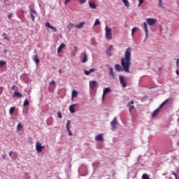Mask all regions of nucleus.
I'll use <instances>...</instances> for the list:
<instances>
[{"instance_id": "nucleus-22", "label": "nucleus", "mask_w": 179, "mask_h": 179, "mask_svg": "<svg viewBox=\"0 0 179 179\" xmlns=\"http://www.w3.org/2000/svg\"><path fill=\"white\" fill-rule=\"evenodd\" d=\"M75 97H78V92H76L75 90H73L72 91L71 98L75 99Z\"/></svg>"}, {"instance_id": "nucleus-23", "label": "nucleus", "mask_w": 179, "mask_h": 179, "mask_svg": "<svg viewBox=\"0 0 179 179\" xmlns=\"http://www.w3.org/2000/svg\"><path fill=\"white\" fill-rule=\"evenodd\" d=\"M95 141H103V134H99L95 137Z\"/></svg>"}, {"instance_id": "nucleus-2", "label": "nucleus", "mask_w": 179, "mask_h": 179, "mask_svg": "<svg viewBox=\"0 0 179 179\" xmlns=\"http://www.w3.org/2000/svg\"><path fill=\"white\" fill-rule=\"evenodd\" d=\"M167 103H169V104H171V103H173V99L169 98L168 99H166L159 106L158 108H157L153 113H152V117H156L159 113H160V110H162V108H163V107H164V106H166V104H167Z\"/></svg>"}, {"instance_id": "nucleus-38", "label": "nucleus", "mask_w": 179, "mask_h": 179, "mask_svg": "<svg viewBox=\"0 0 179 179\" xmlns=\"http://www.w3.org/2000/svg\"><path fill=\"white\" fill-rule=\"evenodd\" d=\"M106 54L108 55V57H111V50L108 49L106 50Z\"/></svg>"}, {"instance_id": "nucleus-49", "label": "nucleus", "mask_w": 179, "mask_h": 179, "mask_svg": "<svg viewBox=\"0 0 179 179\" xmlns=\"http://www.w3.org/2000/svg\"><path fill=\"white\" fill-rule=\"evenodd\" d=\"M74 48H75V51H78V47L77 46H75Z\"/></svg>"}, {"instance_id": "nucleus-1", "label": "nucleus", "mask_w": 179, "mask_h": 179, "mask_svg": "<svg viewBox=\"0 0 179 179\" xmlns=\"http://www.w3.org/2000/svg\"><path fill=\"white\" fill-rule=\"evenodd\" d=\"M132 49L128 48L124 53V57L121 59V65L124 72H129V67L131 66V56L132 55Z\"/></svg>"}, {"instance_id": "nucleus-32", "label": "nucleus", "mask_w": 179, "mask_h": 179, "mask_svg": "<svg viewBox=\"0 0 179 179\" xmlns=\"http://www.w3.org/2000/svg\"><path fill=\"white\" fill-rule=\"evenodd\" d=\"M89 5L92 9H96V4L94 3H89Z\"/></svg>"}, {"instance_id": "nucleus-39", "label": "nucleus", "mask_w": 179, "mask_h": 179, "mask_svg": "<svg viewBox=\"0 0 179 179\" xmlns=\"http://www.w3.org/2000/svg\"><path fill=\"white\" fill-rule=\"evenodd\" d=\"M8 17L9 20H10V19H12V17H13V13H9L8 15Z\"/></svg>"}, {"instance_id": "nucleus-13", "label": "nucleus", "mask_w": 179, "mask_h": 179, "mask_svg": "<svg viewBox=\"0 0 179 179\" xmlns=\"http://www.w3.org/2000/svg\"><path fill=\"white\" fill-rule=\"evenodd\" d=\"M32 59L33 61H34L36 65H38V64H40V59H38V56H37V55H33Z\"/></svg>"}, {"instance_id": "nucleus-54", "label": "nucleus", "mask_w": 179, "mask_h": 179, "mask_svg": "<svg viewBox=\"0 0 179 179\" xmlns=\"http://www.w3.org/2000/svg\"><path fill=\"white\" fill-rule=\"evenodd\" d=\"M2 158H3V159H5V156L3 155V156H2Z\"/></svg>"}, {"instance_id": "nucleus-29", "label": "nucleus", "mask_w": 179, "mask_h": 179, "mask_svg": "<svg viewBox=\"0 0 179 179\" xmlns=\"http://www.w3.org/2000/svg\"><path fill=\"white\" fill-rule=\"evenodd\" d=\"M82 62H83V63L87 62V55H86V53H84V57H83Z\"/></svg>"}, {"instance_id": "nucleus-42", "label": "nucleus", "mask_w": 179, "mask_h": 179, "mask_svg": "<svg viewBox=\"0 0 179 179\" xmlns=\"http://www.w3.org/2000/svg\"><path fill=\"white\" fill-rule=\"evenodd\" d=\"M138 6H141V5H142V3H143V0H138Z\"/></svg>"}, {"instance_id": "nucleus-30", "label": "nucleus", "mask_w": 179, "mask_h": 179, "mask_svg": "<svg viewBox=\"0 0 179 179\" xmlns=\"http://www.w3.org/2000/svg\"><path fill=\"white\" fill-rule=\"evenodd\" d=\"M142 179H150V178L149 177V175H148L147 173H144L142 176Z\"/></svg>"}, {"instance_id": "nucleus-56", "label": "nucleus", "mask_w": 179, "mask_h": 179, "mask_svg": "<svg viewBox=\"0 0 179 179\" xmlns=\"http://www.w3.org/2000/svg\"><path fill=\"white\" fill-rule=\"evenodd\" d=\"M5 52H6V50H5Z\"/></svg>"}, {"instance_id": "nucleus-43", "label": "nucleus", "mask_w": 179, "mask_h": 179, "mask_svg": "<svg viewBox=\"0 0 179 179\" xmlns=\"http://www.w3.org/2000/svg\"><path fill=\"white\" fill-rule=\"evenodd\" d=\"M49 85H55V80H52L51 82L49 83Z\"/></svg>"}, {"instance_id": "nucleus-55", "label": "nucleus", "mask_w": 179, "mask_h": 179, "mask_svg": "<svg viewBox=\"0 0 179 179\" xmlns=\"http://www.w3.org/2000/svg\"><path fill=\"white\" fill-rule=\"evenodd\" d=\"M2 89H3V87H1V90H2Z\"/></svg>"}, {"instance_id": "nucleus-50", "label": "nucleus", "mask_w": 179, "mask_h": 179, "mask_svg": "<svg viewBox=\"0 0 179 179\" xmlns=\"http://www.w3.org/2000/svg\"><path fill=\"white\" fill-rule=\"evenodd\" d=\"M178 62H179V59H178L176 61V65H178Z\"/></svg>"}, {"instance_id": "nucleus-11", "label": "nucleus", "mask_w": 179, "mask_h": 179, "mask_svg": "<svg viewBox=\"0 0 179 179\" xmlns=\"http://www.w3.org/2000/svg\"><path fill=\"white\" fill-rule=\"evenodd\" d=\"M31 19L32 20V22H34L36 17L34 16V15H37V12L34 10H31Z\"/></svg>"}, {"instance_id": "nucleus-24", "label": "nucleus", "mask_w": 179, "mask_h": 179, "mask_svg": "<svg viewBox=\"0 0 179 179\" xmlns=\"http://www.w3.org/2000/svg\"><path fill=\"white\" fill-rule=\"evenodd\" d=\"M23 128V124L22 123H19L17 126V132H20V129Z\"/></svg>"}, {"instance_id": "nucleus-4", "label": "nucleus", "mask_w": 179, "mask_h": 179, "mask_svg": "<svg viewBox=\"0 0 179 179\" xmlns=\"http://www.w3.org/2000/svg\"><path fill=\"white\" fill-rule=\"evenodd\" d=\"M45 146L41 145V143H40V141H37L36 143V149L38 153H41L43 152V149H44Z\"/></svg>"}, {"instance_id": "nucleus-19", "label": "nucleus", "mask_w": 179, "mask_h": 179, "mask_svg": "<svg viewBox=\"0 0 179 179\" xmlns=\"http://www.w3.org/2000/svg\"><path fill=\"white\" fill-rule=\"evenodd\" d=\"M14 96L15 97H20V98L23 97V95L19 91H15L14 92Z\"/></svg>"}, {"instance_id": "nucleus-12", "label": "nucleus", "mask_w": 179, "mask_h": 179, "mask_svg": "<svg viewBox=\"0 0 179 179\" xmlns=\"http://www.w3.org/2000/svg\"><path fill=\"white\" fill-rule=\"evenodd\" d=\"M144 29L145 31V37L148 38L149 36V30L148 29V24L146 22H143Z\"/></svg>"}, {"instance_id": "nucleus-36", "label": "nucleus", "mask_w": 179, "mask_h": 179, "mask_svg": "<svg viewBox=\"0 0 179 179\" xmlns=\"http://www.w3.org/2000/svg\"><path fill=\"white\" fill-rule=\"evenodd\" d=\"M24 107H26V106H29V101L27 99H25L24 101V104H23Z\"/></svg>"}, {"instance_id": "nucleus-18", "label": "nucleus", "mask_w": 179, "mask_h": 179, "mask_svg": "<svg viewBox=\"0 0 179 179\" xmlns=\"http://www.w3.org/2000/svg\"><path fill=\"white\" fill-rule=\"evenodd\" d=\"M83 26H85V22H80L78 24H76L75 27L76 29H83Z\"/></svg>"}, {"instance_id": "nucleus-14", "label": "nucleus", "mask_w": 179, "mask_h": 179, "mask_svg": "<svg viewBox=\"0 0 179 179\" xmlns=\"http://www.w3.org/2000/svg\"><path fill=\"white\" fill-rule=\"evenodd\" d=\"M93 72H96V69H90L89 71L85 70L84 73L85 75H90V73H93Z\"/></svg>"}, {"instance_id": "nucleus-46", "label": "nucleus", "mask_w": 179, "mask_h": 179, "mask_svg": "<svg viewBox=\"0 0 179 179\" xmlns=\"http://www.w3.org/2000/svg\"><path fill=\"white\" fill-rule=\"evenodd\" d=\"M69 2H71V0H65V1H64L65 5L69 3Z\"/></svg>"}, {"instance_id": "nucleus-28", "label": "nucleus", "mask_w": 179, "mask_h": 179, "mask_svg": "<svg viewBox=\"0 0 179 179\" xmlns=\"http://www.w3.org/2000/svg\"><path fill=\"white\" fill-rule=\"evenodd\" d=\"M75 26H76V24H73V23L70 22L67 27V28L69 29V30H71V29H73V27H75Z\"/></svg>"}, {"instance_id": "nucleus-35", "label": "nucleus", "mask_w": 179, "mask_h": 179, "mask_svg": "<svg viewBox=\"0 0 179 179\" xmlns=\"http://www.w3.org/2000/svg\"><path fill=\"white\" fill-rule=\"evenodd\" d=\"M138 30L137 27H134L131 30V36H134V34L135 33V31H136Z\"/></svg>"}, {"instance_id": "nucleus-17", "label": "nucleus", "mask_w": 179, "mask_h": 179, "mask_svg": "<svg viewBox=\"0 0 179 179\" xmlns=\"http://www.w3.org/2000/svg\"><path fill=\"white\" fill-rule=\"evenodd\" d=\"M69 125H71V121L68 120L67 121V124H66V129L69 132V134L71 136H72V132H71V129H69Z\"/></svg>"}, {"instance_id": "nucleus-20", "label": "nucleus", "mask_w": 179, "mask_h": 179, "mask_svg": "<svg viewBox=\"0 0 179 179\" xmlns=\"http://www.w3.org/2000/svg\"><path fill=\"white\" fill-rule=\"evenodd\" d=\"M115 69L118 71V72H121V71H122V67L120 64H115Z\"/></svg>"}, {"instance_id": "nucleus-25", "label": "nucleus", "mask_w": 179, "mask_h": 179, "mask_svg": "<svg viewBox=\"0 0 179 179\" xmlns=\"http://www.w3.org/2000/svg\"><path fill=\"white\" fill-rule=\"evenodd\" d=\"M65 47V43H61V45L58 47L57 48V52H59L62 48H64Z\"/></svg>"}, {"instance_id": "nucleus-3", "label": "nucleus", "mask_w": 179, "mask_h": 179, "mask_svg": "<svg viewBox=\"0 0 179 179\" xmlns=\"http://www.w3.org/2000/svg\"><path fill=\"white\" fill-rule=\"evenodd\" d=\"M106 37L108 40H111L113 38V32L111 31V29L108 28V27H106Z\"/></svg>"}, {"instance_id": "nucleus-8", "label": "nucleus", "mask_w": 179, "mask_h": 179, "mask_svg": "<svg viewBox=\"0 0 179 179\" xmlns=\"http://www.w3.org/2000/svg\"><path fill=\"white\" fill-rule=\"evenodd\" d=\"M110 92H111L110 87H106V88L103 89V95H102L103 100H104V98L106 97V94H107L108 93H110Z\"/></svg>"}, {"instance_id": "nucleus-40", "label": "nucleus", "mask_w": 179, "mask_h": 179, "mask_svg": "<svg viewBox=\"0 0 179 179\" xmlns=\"http://www.w3.org/2000/svg\"><path fill=\"white\" fill-rule=\"evenodd\" d=\"M58 118H62V114H61V112L57 113Z\"/></svg>"}, {"instance_id": "nucleus-41", "label": "nucleus", "mask_w": 179, "mask_h": 179, "mask_svg": "<svg viewBox=\"0 0 179 179\" xmlns=\"http://www.w3.org/2000/svg\"><path fill=\"white\" fill-rule=\"evenodd\" d=\"M2 36H3V37H4V40H8V37L6 36V33H3Z\"/></svg>"}, {"instance_id": "nucleus-53", "label": "nucleus", "mask_w": 179, "mask_h": 179, "mask_svg": "<svg viewBox=\"0 0 179 179\" xmlns=\"http://www.w3.org/2000/svg\"><path fill=\"white\" fill-rule=\"evenodd\" d=\"M94 40V38H92V39H91V41H93Z\"/></svg>"}, {"instance_id": "nucleus-6", "label": "nucleus", "mask_w": 179, "mask_h": 179, "mask_svg": "<svg viewBox=\"0 0 179 179\" xmlns=\"http://www.w3.org/2000/svg\"><path fill=\"white\" fill-rule=\"evenodd\" d=\"M146 22L149 26H153V24H155L157 21L156 20V19L147 18Z\"/></svg>"}, {"instance_id": "nucleus-10", "label": "nucleus", "mask_w": 179, "mask_h": 179, "mask_svg": "<svg viewBox=\"0 0 179 179\" xmlns=\"http://www.w3.org/2000/svg\"><path fill=\"white\" fill-rule=\"evenodd\" d=\"M128 107H129V113H132V110H134V108H135V106H134V101H131L129 103H128Z\"/></svg>"}, {"instance_id": "nucleus-45", "label": "nucleus", "mask_w": 179, "mask_h": 179, "mask_svg": "<svg viewBox=\"0 0 179 179\" xmlns=\"http://www.w3.org/2000/svg\"><path fill=\"white\" fill-rule=\"evenodd\" d=\"M87 0H80V3H85V2H86Z\"/></svg>"}, {"instance_id": "nucleus-48", "label": "nucleus", "mask_w": 179, "mask_h": 179, "mask_svg": "<svg viewBox=\"0 0 179 179\" xmlns=\"http://www.w3.org/2000/svg\"><path fill=\"white\" fill-rule=\"evenodd\" d=\"M15 87H16V85H13L11 87V90H15Z\"/></svg>"}, {"instance_id": "nucleus-33", "label": "nucleus", "mask_w": 179, "mask_h": 179, "mask_svg": "<svg viewBox=\"0 0 179 179\" xmlns=\"http://www.w3.org/2000/svg\"><path fill=\"white\" fill-rule=\"evenodd\" d=\"M13 113H15V107H11L9 110V113L12 115Z\"/></svg>"}, {"instance_id": "nucleus-9", "label": "nucleus", "mask_w": 179, "mask_h": 179, "mask_svg": "<svg viewBox=\"0 0 179 179\" xmlns=\"http://www.w3.org/2000/svg\"><path fill=\"white\" fill-rule=\"evenodd\" d=\"M119 80L120 82V85H122L123 87H127V83H125V80H124V77L120 76Z\"/></svg>"}, {"instance_id": "nucleus-26", "label": "nucleus", "mask_w": 179, "mask_h": 179, "mask_svg": "<svg viewBox=\"0 0 179 179\" xmlns=\"http://www.w3.org/2000/svg\"><path fill=\"white\" fill-rule=\"evenodd\" d=\"M69 110L70 112H71L72 114H73V113H75V105H71L69 107Z\"/></svg>"}, {"instance_id": "nucleus-37", "label": "nucleus", "mask_w": 179, "mask_h": 179, "mask_svg": "<svg viewBox=\"0 0 179 179\" xmlns=\"http://www.w3.org/2000/svg\"><path fill=\"white\" fill-rule=\"evenodd\" d=\"M97 24H100V21H99V19H96L95 20V22L94 24V26H97Z\"/></svg>"}, {"instance_id": "nucleus-7", "label": "nucleus", "mask_w": 179, "mask_h": 179, "mask_svg": "<svg viewBox=\"0 0 179 179\" xmlns=\"http://www.w3.org/2000/svg\"><path fill=\"white\" fill-rule=\"evenodd\" d=\"M96 86H97V81L92 80L90 82V89H91L92 90H94Z\"/></svg>"}, {"instance_id": "nucleus-47", "label": "nucleus", "mask_w": 179, "mask_h": 179, "mask_svg": "<svg viewBox=\"0 0 179 179\" xmlns=\"http://www.w3.org/2000/svg\"><path fill=\"white\" fill-rule=\"evenodd\" d=\"M108 50H110L111 51L113 50V45H110Z\"/></svg>"}, {"instance_id": "nucleus-27", "label": "nucleus", "mask_w": 179, "mask_h": 179, "mask_svg": "<svg viewBox=\"0 0 179 179\" xmlns=\"http://www.w3.org/2000/svg\"><path fill=\"white\" fill-rule=\"evenodd\" d=\"M6 64V62H5L4 60H0V68H3Z\"/></svg>"}, {"instance_id": "nucleus-51", "label": "nucleus", "mask_w": 179, "mask_h": 179, "mask_svg": "<svg viewBox=\"0 0 179 179\" xmlns=\"http://www.w3.org/2000/svg\"><path fill=\"white\" fill-rule=\"evenodd\" d=\"M59 73H62V69H59Z\"/></svg>"}, {"instance_id": "nucleus-5", "label": "nucleus", "mask_w": 179, "mask_h": 179, "mask_svg": "<svg viewBox=\"0 0 179 179\" xmlns=\"http://www.w3.org/2000/svg\"><path fill=\"white\" fill-rule=\"evenodd\" d=\"M117 124H118V122H117V119H115V117L110 123V125L112 127V131H115V129H117Z\"/></svg>"}, {"instance_id": "nucleus-34", "label": "nucleus", "mask_w": 179, "mask_h": 179, "mask_svg": "<svg viewBox=\"0 0 179 179\" xmlns=\"http://www.w3.org/2000/svg\"><path fill=\"white\" fill-rule=\"evenodd\" d=\"M159 6L160 8H164V6H163V0H159Z\"/></svg>"}, {"instance_id": "nucleus-15", "label": "nucleus", "mask_w": 179, "mask_h": 179, "mask_svg": "<svg viewBox=\"0 0 179 179\" xmlns=\"http://www.w3.org/2000/svg\"><path fill=\"white\" fill-rule=\"evenodd\" d=\"M45 26H46V27H47L48 29H51L52 30H53V31H55V32L57 31V28L52 27V26L50 24V22H46V23H45Z\"/></svg>"}, {"instance_id": "nucleus-21", "label": "nucleus", "mask_w": 179, "mask_h": 179, "mask_svg": "<svg viewBox=\"0 0 179 179\" xmlns=\"http://www.w3.org/2000/svg\"><path fill=\"white\" fill-rule=\"evenodd\" d=\"M109 72H110V75L111 76L113 79H115V76L114 75V70L113 69V68L110 67L109 69Z\"/></svg>"}, {"instance_id": "nucleus-52", "label": "nucleus", "mask_w": 179, "mask_h": 179, "mask_svg": "<svg viewBox=\"0 0 179 179\" xmlns=\"http://www.w3.org/2000/svg\"><path fill=\"white\" fill-rule=\"evenodd\" d=\"M176 74H178L179 76L178 70H176Z\"/></svg>"}, {"instance_id": "nucleus-31", "label": "nucleus", "mask_w": 179, "mask_h": 179, "mask_svg": "<svg viewBox=\"0 0 179 179\" xmlns=\"http://www.w3.org/2000/svg\"><path fill=\"white\" fill-rule=\"evenodd\" d=\"M122 2L124 3L127 8H129V3L128 2V0H122Z\"/></svg>"}, {"instance_id": "nucleus-16", "label": "nucleus", "mask_w": 179, "mask_h": 179, "mask_svg": "<svg viewBox=\"0 0 179 179\" xmlns=\"http://www.w3.org/2000/svg\"><path fill=\"white\" fill-rule=\"evenodd\" d=\"M8 155L11 159H15V157H17V154L16 152H13V151H10Z\"/></svg>"}, {"instance_id": "nucleus-44", "label": "nucleus", "mask_w": 179, "mask_h": 179, "mask_svg": "<svg viewBox=\"0 0 179 179\" xmlns=\"http://www.w3.org/2000/svg\"><path fill=\"white\" fill-rule=\"evenodd\" d=\"M172 174L175 176V178H176V179H178V178H177V173H176V172L172 171Z\"/></svg>"}]
</instances>
